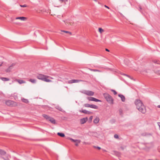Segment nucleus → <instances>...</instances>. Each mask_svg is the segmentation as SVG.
<instances>
[{"label": "nucleus", "mask_w": 160, "mask_h": 160, "mask_svg": "<svg viewBox=\"0 0 160 160\" xmlns=\"http://www.w3.org/2000/svg\"><path fill=\"white\" fill-rule=\"evenodd\" d=\"M22 100L23 102L26 103H28L29 102L28 100L27 99H25L24 98H22Z\"/></svg>", "instance_id": "nucleus-21"}, {"label": "nucleus", "mask_w": 160, "mask_h": 160, "mask_svg": "<svg viewBox=\"0 0 160 160\" xmlns=\"http://www.w3.org/2000/svg\"><path fill=\"white\" fill-rule=\"evenodd\" d=\"M3 62H2V63H1V64H0V67H1L2 66V64Z\"/></svg>", "instance_id": "nucleus-45"}, {"label": "nucleus", "mask_w": 160, "mask_h": 160, "mask_svg": "<svg viewBox=\"0 0 160 160\" xmlns=\"http://www.w3.org/2000/svg\"><path fill=\"white\" fill-rule=\"evenodd\" d=\"M90 105L91 104H88V103H86V104H85L84 105V106L86 107H89V108H90Z\"/></svg>", "instance_id": "nucleus-29"}, {"label": "nucleus", "mask_w": 160, "mask_h": 160, "mask_svg": "<svg viewBox=\"0 0 160 160\" xmlns=\"http://www.w3.org/2000/svg\"><path fill=\"white\" fill-rule=\"evenodd\" d=\"M88 99L89 101H93L94 99V98L92 97H88Z\"/></svg>", "instance_id": "nucleus-23"}, {"label": "nucleus", "mask_w": 160, "mask_h": 160, "mask_svg": "<svg viewBox=\"0 0 160 160\" xmlns=\"http://www.w3.org/2000/svg\"><path fill=\"white\" fill-rule=\"evenodd\" d=\"M60 110V111H62V110Z\"/></svg>", "instance_id": "nucleus-49"}, {"label": "nucleus", "mask_w": 160, "mask_h": 160, "mask_svg": "<svg viewBox=\"0 0 160 160\" xmlns=\"http://www.w3.org/2000/svg\"><path fill=\"white\" fill-rule=\"evenodd\" d=\"M36 78L38 79L47 82H52L51 80L48 79L49 78H52V77L49 76L45 75L42 74H38L36 76Z\"/></svg>", "instance_id": "nucleus-2"}, {"label": "nucleus", "mask_w": 160, "mask_h": 160, "mask_svg": "<svg viewBox=\"0 0 160 160\" xmlns=\"http://www.w3.org/2000/svg\"><path fill=\"white\" fill-rule=\"evenodd\" d=\"M6 154V152L2 149H0V155L1 156L5 155Z\"/></svg>", "instance_id": "nucleus-14"}, {"label": "nucleus", "mask_w": 160, "mask_h": 160, "mask_svg": "<svg viewBox=\"0 0 160 160\" xmlns=\"http://www.w3.org/2000/svg\"><path fill=\"white\" fill-rule=\"evenodd\" d=\"M158 74L160 75V70L158 71Z\"/></svg>", "instance_id": "nucleus-43"}, {"label": "nucleus", "mask_w": 160, "mask_h": 160, "mask_svg": "<svg viewBox=\"0 0 160 160\" xmlns=\"http://www.w3.org/2000/svg\"><path fill=\"white\" fill-rule=\"evenodd\" d=\"M111 91L112 92H113L114 95H116L117 94V92L114 90L112 89V90H111Z\"/></svg>", "instance_id": "nucleus-30"}, {"label": "nucleus", "mask_w": 160, "mask_h": 160, "mask_svg": "<svg viewBox=\"0 0 160 160\" xmlns=\"http://www.w3.org/2000/svg\"><path fill=\"white\" fill-rule=\"evenodd\" d=\"M69 139L72 142H77L78 143H80L81 142V140L79 139L74 140L72 138H69Z\"/></svg>", "instance_id": "nucleus-11"}, {"label": "nucleus", "mask_w": 160, "mask_h": 160, "mask_svg": "<svg viewBox=\"0 0 160 160\" xmlns=\"http://www.w3.org/2000/svg\"><path fill=\"white\" fill-rule=\"evenodd\" d=\"M57 134L59 136L61 137H65V135L63 133L61 132H58Z\"/></svg>", "instance_id": "nucleus-20"}, {"label": "nucleus", "mask_w": 160, "mask_h": 160, "mask_svg": "<svg viewBox=\"0 0 160 160\" xmlns=\"http://www.w3.org/2000/svg\"><path fill=\"white\" fill-rule=\"evenodd\" d=\"M94 101L95 102H101V101L99 99H96L94 98Z\"/></svg>", "instance_id": "nucleus-33"}, {"label": "nucleus", "mask_w": 160, "mask_h": 160, "mask_svg": "<svg viewBox=\"0 0 160 160\" xmlns=\"http://www.w3.org/2000/svg\"><path fill=\"white\" fill-rule=\"evenodd\" d=\"M118 96L121 98V100L123 102H124L125 101V98L124 96L122 94H119Z\"/></svg>", "instance_id": "nucleus-10"}, {"label": "nucleus", "mask_w": 160, "mask_h": 160, "mask_svg": "<svg viewBox=\"0 0 160 160\" xmlns=\"http://www.w3.org/2000/svg\"><path fill=\"white\" fill-rule=\"evenodd\" d=\"M90 108H94V109H98V106H97L95 105L91 104Z\"/></svg>", "instance_id": "nucleus-17"}, {"label": "nucleus", "mask_w": 160, "mask_h": 160, "mask_svg": "<svg viewBox=\"0 0 160 160\" xmlns=\"http://www.w3.org/2000/svg\"><path fill=\"white\" fill-rule=\"evenodd\" d=\"M104 6L105 7L108 8V9H109V7H108V6H106V5H104Z\"/></svg>", "instance_id": "nucleus-40"}, {"label": "nucleus", "mask_w": 160, "mask_h": 160, "mask_svg": "<svg viewBox=\"0 0 160 160\" xmlns=\"http://www.w3.org/2000/svg\"><path fill=\"white\" fill-rule=\"evenodd\" d=\"M20 6L21 7H27V5L25 4L23 5H20Z\"/></svg>", "instance_id": "nucleus-37"}, {"label": "nucleus", "mask_w": 160, "mask_h": 160, "mask_svg": "<svg viewBox=\"0 0 160 160\" xmlns=\"http://www.w3.org/2000/svg\"><path fill=\"white\" fill-rule=\"evenodd\" d=\"M79 112H83L85 114H90L92 113V112H91L85 110L83 109L80 110H79Z\"/></svg>", "instance_id": "nucleus-8"}, {"label": "nucleus", "mask_w": 160, "mask_h": 160, "mask_svg": "<svg viewBox=\"0 0 160 160\" xmlns=\"http://www.w3.org/2000/svg\"><path fill=\"white\" fill-rule=\"evenodd\" d=\"M142 8L141 7H139V9L140 10H141L142 9Z\"/></svg>", "instance_id": "nucleus-46"}, {"label": "nucleus", "mask_w": 160, "mask_h": 160, "mask_svg": "<svg viewBox=\"0 0 160 160\" xmlns=\"http://www.w3.org/2000/svg\"><path fill=\"white\" fill-rule=\"evenodd\" d=\"M88 120L87 118H83L80 119V122L82 124H84Z\"/></svg>", "instance_id": "nucleus-9"}, {"label": "nucleus", "mask_w": 160, "mask_h": 160, "mask_svg": "<svg viewBox=\"0 0 160 160\" xmlns=\"http://www.w3.org/2000/svg\"><path fill=\"white\" fill-rule=\"evenodd\" d=\"M157 107L160 108V105H158L157 106Z\"/></svg>", "instance_id": "nucleus-44"}, {"label": "nucleus", "mask_w": 160, "mask_h": 160, "mask_svg": "<svg viewBox=\"0 0 160 160\" xmlns=\"http://www.w3.org/2000/svg\"><path fill=\"white\" fill-rule=\"evenodd\" d=\"M62 32H65L66 33H68L70 35H72V33L71 32L67 31H61Z\"/></svg>", "instance_id": "nucleus-26"}, {"label": "nucleus", "mask_w": 160, "mask_h": 160, "mask_svg": "<svg viewBox=\"0 0 160 160\" xmlns=\"http://www.w3.org/2000/svg\"><path fill=\"white\" fill-rule=\"evenodd\" d=\"M61 2H67L68 0H59Z\"/></svg>", "instance_id": "nucleus-35"}, {"label": "nucleus", "mask_w": 160, "mask_h": 160, "mask_svg": "<svg viewBox=\"0 0 160 160\" xmlns=\"http://www.w3.org/2000/svg\"><path fill=\"white\" fill-rule=\"evenodd\" d=\"M48 120L52 124H55L56 123L55 120L52 118L50 117Z\"/></svg>", "instance_id": "nucleus-13"}, {"label": "nucleus", "mask_w": 160, "mask_h": 160, "mask_svg": "<svg viewBox=\"0 0 160 160\" xmlns=\"http://www.w3.org/2000/svg\"><path fill=\"white\" fill-rule=\"evenodd\" d=\"M18 82L20 84L24 83L25 82L24 81L22 80H18Z\"/></svg>", "instance_id": "nucleus-27"}, {"label": "nucleus", "mask_w": 160, "mask_h": 160, "mask_svg": "<svg viewBox=\"0 0 160 160\" xmlns=\"http://www.w3.org/2000/svg\"><path fill=\"white\" fill-rule=\"evenodd\" d=\"M105 50L106 51H107V52H109V50L107 48H106L105 49Z\"/></svg>", "instance_id": "nucleus-42"}, {"label": "nucleus", "mask_w": 160, "mask_h": 160, "mask_svg": "<svg viewBox=\"0 0 160 160\" xmlns=\"http://www.w3.org/2000/svg\"><path fill=\"white\" fill-rule=\"evenodd\" d=\"M124 75H126V76H128V77H129V76L128 75H126V74H124Z\"/></svg>", "instance_id": "nucleus-47"}, {"label": "nucleus", "mask_w": 160, "mask_h": 160, "mask_svg": "<svg viewBox=\"0 0 160 160\" xmlns=\"http://www.w3.org/2000/svg\"><path fill=\"white\" fill-rule=\"evenodd\" d=\"M63 22L67 25H69V24L70 25H72L73 24V23H72L69 20H66L65 21H63Z\"/></svg>", "instance_id": "nucleus-12"}, {"label": "nucleus", "mask_w": 160, "mask_h": 160, "mask_svg": "<svg viewBox=\"0 0 160 160\" xmlns=\"http://www.w3.org/2000/svg\"><path fill=\"white\" fill-rule=\"evenodd\" d=\"M78 142H77V143H76L75 144V145L76 146H78Z\"/></svg>", "instance_id": "nucleus-41"}, {"label": "nucleus", "mask_w": 160, "mask_h": 160, "mask_svg": "<svg viewBox=\"0 0 160 160\" xmlns=\"http://www.w3.org/2000/svg\"><path fill=\"white\" fill-rule=\"evenodd\" d=\"M94 147L95 148L98 149V150H100L101 149V148L99 147L94 146Z\"/></svg>", "instance_id": "nucleus-36"}, {"label": "nucleus", "mask_w": 160, "mask_h": 160, "mask_svg": "<svg viewBox=\"0 0 160 160\" xmlns=\"http://www.w3.org/2000/svg\"><path fill=\"white\" fill-rule=\"evenodd\" d=\"M2 158L4 160H10L8 158L6 159L3 157H2Z\"/></svg>", "instance_id": "nucleus-39"}, {"label": "nucleus", "mask_w": 160, "mask_h": 160, "mask_svg": "<svg viewBox=\"0 0 160 160\" xmlns=\"http://www.w3.org/2000/svg\"><path fill=\"white\" fill-rule=\"evenodd\" d=\"M103 96L108 102L110 103H113V99L109 94L105 93L103 94Z\"/></svg>", "instance_id": "nucleus-3"}, {"label": "nucleus", "mask_w": 160, "mask_h": 160, "mask_svg": "<svg viewBox=\"0 0 160 160\" xmlns=\"http://www.w3.org/2000/svg\"><path fill=\"white\" fill-rule=\"evenodd\" d=\"M119 113L120 115H122V109H120L119 110Z\"/></svg>", "instance_id": "nucleus-31"}, {"label": "nucleus", "mask_w": 160, "mask_h": 160, "mask_svg": "<svg viewBox=\"0 0 160 160\" xmlns=\"http://www.w3.org/2000/svg\"><path fill=\"white\" fill-rule=\"evenodd\" d=\"M99 121V118L98 117H96L93 120L94 123L96 124L98 123Z\"/></svg>", "instance_id": "nucleus-16"}, {"label": "nucleus", "mask_w": 160, "mask_h": 160, "mask_svg": "<svg viewBox=\"0 0 160 160\" xmlns=\"http://www.w3.org/2000/svg\"><path fill=\"white\" fill-rule=\"evenodd\" d=\"M16 19H20L22 21H25L26 19V18L24 17H17L15 18Z\"/></svg>", "instance_id": "nucleus-15"}, {"label": "nucleus", "mask_w": 160, "mask_h": 160, "mask_svg": "<svg viewBox=\"0 0 160 160\" xmlns=\"http://www.w3.org/2000/svg\"><path fill=\"white\" fill-rule=\"evenodd\" d=\"M114 138L117 139H118L119 136L118 134H115L114 135Z\"/></svg>", "instance_id": "nucleus-32"}, {"label": "nucleus", "mask_w": 160, "mask_h": 160, "mask_svg": "<svg viewBox=\"0 0 160 160\" xmlns=\"http://www.w3.org/2000/svg\"><path fill=\"white\" fill-rule=\"evenodd\" d=\"M92 118H93V117L92 116H91L89 118V120L90 121H92Z\"/></svg>", "instance_id": "nucleus-38"}, {"label": "nucleus", "mask_w": 160, "mask_h": 160, "mask_svg": "<svg viewBox=\"0 0 160 160\" xmlns=\"http://www.w3.org/2000/svg\"><path fill=\"white\" fill-rule=\"evenodd\" d=\"M90 70L92 71H93V72H100V71L98 69H90Z\"/></svg>", "instance_id": "nucleus-28"}, {"label": "nucleus", "mask_w": 160, "mask_h": 160, "mask_svg": "<svg viewBox=\"0 0 160 160\" xmlns=\"http://www.w3.org/2000/svg\"><path fill=\"white\" fill-rule=\"evenodd\" d=\"M137 109L142 113L144 114L146 112V110L143 103L140 99H136L134 102Z\"/></svg>", "instance_id": "nucleus-1"}, {"label": "nucleus", "mask_w": 160, "mask_h": 160, "mask_svg": "<svg viewBox=\"0 0 160 160\" xmlns=\"http://www.w3.org/2000/svg\"><path fill=\"white\" fill-rule=\"evenodd\" d=\"M60 16H59V15H58V16H57V17H58V18H60L59 17H60Z\"/></svg>", "instance_id": "nucleus-48"}, {"label": "nucleus", "mask_w": 160, "mask_h": 160, "mask_svg": "<svg viewBox=\"0 0 160 160\" xmlns=\"http://www.w3.org/2000/svg\"><path fill=\"white\" fill-rule=\"evenodd\" d=\"M153 62L155 63L160 64V61L158 60H154L153 61Z\"/></svg>", "instance_id": "nucleus-25"}, {"label": "nucleus", "mask_w": 160, "mask_h": 160, "mask_svg": "<svg viewBox=\"0 0 160 160\" xmlns=\"http://www.w3.org/2000/svg\"><path fill=\"white\" fill-rule=\"evenodd\" d=\"M5 103L7 105L11 107L15 106L17 105L16 102L10 100L6 101L5 102Z\"/></svg>", "instance_id": "nucleus-4"}, {"label": "nucleus", "mask_w": 160, "mask_h": 160, "mask_svg": "<svg viewBox=\"0 0 160 160\" xmlns=\"http://www.w3.org/2000/svg\"><path fill=\"white\" fill-rule=\"evenodd\" d=\"M29 81L32 83H35L36 82V80L34 79H30L29 80Z\"/></svg>", "instance_id": "nucleus-24"}, {"label": "nucleus", "mask_w": 160, "mask_h": 160, "mask_svg": "<svg viewBox=\"0 0 160 160\" xmlns=\"http://www.w3.org/2000/svg\"><path fill=\"white\" fill-rule=\"evenodd\" d=\"M2 81H8L9 80V79L7 78L1 77L0 78Z\"/></svg>", "instance_id": "nucleus-18"}, {"label": "nucleus", "mask_w": 160, "mask_h": 160, "mask_svg": "<svg viewBox=\"0 0 160 160\" xmlns=\"http://www.w3.org/2000/svg\"><path fill=\"white\" fill-rule=\"evenodd\" d=\"M81 80L78 79H73L68 81V83L69 84H71L73 83H77L81 81Z\"/></svg>", "instance_id": "nucleus-7"}, {"label": "nucleus", "mask_w": 160, "mask_h": 160, "mask_svg": "<svg viewBox=\"0 0 160 160\" xmlns=\"http://www.w3.org/2000/svg\"><path fill=\"white\" fill-rule=\"evenodd\" d=\"M82 92L88 96H93L94 94L93 92L90 91L84 90Z\"/></svg>", "instance_id": "nucleus-5"}, {"label": "nucleus", "mask_w": 160, "mask_h": 160, "mask_svg": "<svg viewBox=\"0 0 160 160\" xmlns=\"http://www.w3.org/2000/svg\"><path fill=\"white\" fill-rule=\"evenodd\" d=\"M115 153L117 156L120 155V153L118 152H115Z\"/></svg>", "instance_id": "nucleus-34"}, {"label": "nucleus", "mask_w": 160, "mask_h": 160, "mask_svg": "<svg viewBox=\"0 0 160 160\" xmlns=\"http://www.w3.org/2000/svg\"><path fill=\"white\" fill-rule=\"evenodd\" d=\"M42 116L44 118H45L46 119L48 120L50 117L48 116L45 114H43Z\"/></svg>", "instance_id": "nucleus-19"}, {"label": "nucleus", "mask_w": 160, "mask_h": 160, "mask_svg": "<svg viewBox=\"0 0 160 160\" xmlns=\"http://www.w3.org/2000/svg\"><path fill=\"white\" fill-rule=\"evenodd\" d=\"M15 64L14 63L12 64L10 66H9L7 69H6L5 71L6 72H9L11 71V70L13 68Z\"/></svg>", "instance_id": "nucleus-6"}, {"label": "nucleus", "mask_w": 160, "mask_h": 160, "mask_svg": "<svg viewBox=\"0 0 160 160\" xmlns=\"http://www.w3.org/2000/svg\"><path fill=\"white\" fill-rule=\"evenodd\" d=\"M98 31L100 33H102L104 32V30L102 28H98Z\"/></svg>", "instance_id": "nucleus-22"}]
</instances>
